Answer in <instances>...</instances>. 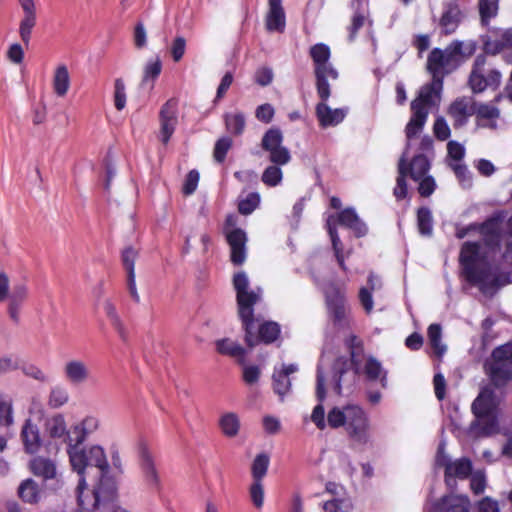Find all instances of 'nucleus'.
<instances>
[{"label": "nucleus", "instance_id": "1", "mask_svg": "<svg viewBox=\"0 0 512 512\" xmlns=\"http://www.w3.org/2000/svg\"><path fill=\"white\" fill-rule=\"evenodd\" d=\"M67 452L73 470L80 476L76 489L79 506L83 509H90L89 504L83 498V491L87 487L84 478L87 467H97L100 470V483L93 491L91 508L97 509L102 502L112 501L116 496V485L112 479L106 476L109 464L104 449L99 445H93L86 449L68 444Z\"/></svg>", "mask_w": 512, "mask_h": 512}, {"label": "nucleus", "instance_id": "2", "mask_svg": "<svg viewBox=\"0 0 512 512\" xmlns=\"http://www.w3.org/2000/svg\"><path fill=\"white\" fill-rule=\"evenodd\" d=\"M477 49L476 41H452L445 49L434 48L427 58V70L440 90L443 78L455 71L461 63L470 58Z\"/></svg>", "mask_w": 512, "mask_h": 512}, {"label": "nucleus", "instance_id": "3", "mask_svg": "<svg viewBox=\"0 0 512 512\" xmlns=\"http://www.w3.org/2000/svg\"><path fill=\"white\" fill-rule=\"evenodd\" d=\"M327 423L332 429L343 428L354 445L365 446L371 440L369 416L359 405L333 407L327 414Z\"/></svg>", "mask_w": 512, "mask_h": 512}, {"label": "nucleus", "instance_id": "4", "mask_svg": "<svg viewBox=\"0 0 512 512\" xmlns=\"http://www.w3.org/2000/svg\"><path fill=\"white\" fill-rule=\"evenodd\" d=\"M283 135L280 129L271 128L264 134L261 147L269 153V161L273 164L268 166L261 175V181L268 187H276L282 182L283 173L281 166L287 164L291 155L289 150L282 145Z\"/></svg>", "mask_w": 512, "mask_h": 512}, {"label": "nucleus", "instance_id": "5", "mask_svg": "<svg viewBox=\"0 0 512 512\" xmlns=\"http://www.w3.org/2000/svg\"><path fill=\"white\" fill-rule=\"evenodd\" d=\"M499 399L492 387H483L472 403V411L476 420L471 424V429L476 436H490L499 429Z\"/></svg>", "mask_w": 512, "mask_h": 512}, {"label": "nucleus", "instance_id": "6", "mask_svg": "<svg viewBox=\"0 0 512 512\" xmlns=\"http://www.w3.org/2000/svg\"><path fill=\"white\" fill-rule=\"evenodd\" d=\"M233 287L236 293L238 316L241 322L249 327L251 317L256 315L255 308L263 304V289L252 287L247 274L239 271L233 276Z\"/></svg>", "mask_w": 512, "mask_h": 512}, {"label": "nucleus", "instance_id": "7", "mask_svg": "<svg viewBox=\"0 0 512 512\" xmlns=\"http://www.w3.org/2000/svg\"><path fill=\"white\" fill-rule=\"evenodd\" d=\"M233 287L236 293L238 316L241 322L249 327L251 317L256 315L255 308L263 304V289L252 287L247 274L239 271L233 276Z\"/></svg>", "mask_w": 512, "mask_h": 512}, {"label": "nucleus", "instance_id": "8", "mask_svg": "<svg viewBox=\"0 0 512 512\" xmlns=\"http://www.w3.org/2000/svg\"><path fill=\"white\" fill-rule=\"evenodd\" d=\"M309 56L313 62L317 95L326 97L328 95V86H330L328 81L338 78V71L330 62V48L324 43L314 44L309 49Z\"/></svg>", "mask_w": 512, "mask_h": 512}, {"label": "nucleus", "instance_id": "9", "mask_svg": "<svg viewBox=\"0 0 512 512\" xmlns=\"http://www.w3.org/2000/svg\"><path fill=\"white\" fill-rule=\"evenodd\" d=\"M501 83V72L495 67H487V57L484 54L477 55L467 80L471 91L474 94H481L488 88L497 90Z\"/></svg>", "mask_w": 512, "mask_h": 512}, {"label": "nucleus", "instance_id": "10", "mask_svg": "<svg viewBox=\"0 0 512 512\" xmlns=\"http://www.w3.org/2000/svg\"><path fill=\"white\" fill-rule=\"evenodd\" d=\"M245 332V343L254 347L259 343L270 344L275 342L281 333L280 325L277 322L265 320L261 314L251 317L249 327L246 322H241Z\"/></svg>", "mask_w": 512, "mask_h": 512}, {"label": "nucleus", "instance_id": "11", "mask_svg": "<svg viewBox=\"0 0 512 512\" xmlns=\"http://www.w3.org/2000/svg\"><path fill=\"white\" fill-rule=\"evenodd\" d=\"M325 304L329 318L334 326L346 327L350 324V307L344 291L335 283L327 284L324 289Z\"/></svg>", "mask_w": 512, "mask_h": 512}, {"label": "nucleus", "instance_id": "12", "mask_svg": "<svg viewBox=\"0 0 512 512\" xmlns=\"http://www.w3.org/2000/svg\"><path fill=\"white\" fill-rule=\"evenodd\" d=\"M435 465L444 470V481L451 491L457 487L456 480L468 478L473 469L472 461L469 458L462 457L453 460L441 448L437 452Z\"/></svg>", "mask_w": 512, "mask_h": 512}, {"label": "nucleus", "instance_id": "13", "mask_svg": "<svg viewBox=\"0 0 512 512\" xmlns=\"http://www.w3.org/2000/svg\"><path fill=\"white\" fill-rule=\"evenodd\" d=\"M28 296V287L25 283L13 285L9 293V280L6 274L0 273V302H8V314L14 323H19V310Z\"/></svg>", "mask_w": 512, "mask_h": 512}, {"label": "nucleus", "instance_id": "14", "mask_svg": "<svg viewBox=\"0 0 512 512\" xmlns=\"http://www.w3.org/2000/svg\"><path fill=\"white\" fill-rule=\"evenodd\" d=\"M138 460L141 477L144 484L152 491H158L161 478L156 463V457L145 441L138 443Z\"/></svg>", "mask_w": 512, "mask_h": 512}, {"label": "nucleus", "instance_id": "15", "mask_svg": "<svg viewBox=\"0 0 512 512\" xmlns=\"http://www.w3.org/2000/svg\"><path fill=\"white\" fill-rule=\"evenodd\" d=\"M494 364L492 378L500 383L512 378V344H505L497 347L492 352Z\"/></svg>", "mask_w": 512, "mask_h": 512}, {"label": "nucleus", "instance_id": "16", "mask_svg": "<svg viewBox=\"0 0 512 512\" xmlns=\"http://www.w3.org/2000/svg\"><path fill=\"white\" fill-rule=\"evenodd\" d=\"M160 134L163 144L171 139L178 123V102L175 99L168 100L160 109Z\"/></svg>", "mask_w": 512, "mask_h": 512}, {"label": "nucleus", "instance_id": "17", "mask_svg": "<svg viewBox=\"0 0 512 512\" xmlns=\"http://www.w3.org/2000/svg\"><path fill=\"white\" fill-rule=\"evenodd\" d=\"M330 96H331L330 86H328V95L326 97H322L321 95H318L320 102L315 107V113H316V117L319 122V125L322 128L338 125L339 123H341L344 120V118L346 117V115L348 113L347 108L331 109L327 105V101Z\"/></svg>", "mask_w": 512, "mask_h": 512}, {"label": "nucleus", "instance_id": "18", "mask_svg": "<svg viewBox=\"0 0 512 512\" xmlns=\"http://www.w3.org/2000/svg\"><path fill=\"white\" fill-rule=\"evenodd\" d=\"M351 8L354 13L351 19V25L348 27L349 41H354L360 28L367 26L368 34L374 43L375 39L372 32L373 21L369 18L368 3L352 2Z\"/></svg>", "mask_w": 512, "mask_h": 512}, {"label": "nucleus", "instance_id": "19", "mask_svg": "<svg viewBox=\"0 0 512 512\" xmlns=\"http://www.w3.org/2000/svg\"><path fill=\"white\" fill-rule=\"evenodd\" d=\"M476 101L461 97L454 100L449 108L448 115L453 119L454 128H461L468 123L469 117L474 115Z\"/></svg>", "mask_w": 512, "mask_h": 512}, {"label": "nucleus", "instance_id": "20", "mask_svg": "<svg viewBox=\"0 0 512 512\" xmlns=\"http://www.w3.org/2000/svg\"><path fill=\"white\" fill-rule=\"evenodd\" d=\"M18 3L23 11V17L19 23V35L23 43L28 45L37 22L36 3L34 0H18Z\"/></svg>", "mask_w": 512, "mask_h": 512}, {"label": "nucleus", "instance_id": "21", "mask_svg": "<svg viewBox=\"0 0 512 512\" xmlns=\"http://www.w3.org/2000/svg\"><path fill=\"white\" fill-rule=\"evenodd\" d=\"M226 240L230 247V260L233 265L240 266L246 259L247 234L244 230H233L229 232Z\"/></svg>", "mask_w": 512, "mask_h": 512}, {"label": "nucleus", "instance_id": "22", "mask_svg": "<svg viewBox=\"0 0 512 512\" xmlns=\"http://www.w3.org/2000/svg\"><path fill=\"white\" fill-rule=\"evenodd\" d=\"M427 119L428 111L419 110L417 109L416 104L413 105V109H411V116L404 130L406 144L403 153H406V155L409 153L412 140L423 131Z\"/></svg>", "mask_w": 512, "mask_h": 512}, {"label": "nucleus", "instance_id": "23", "mask_svg": "<svg viewBox=\"0 0 512 512\" xmlns=\"http://www.w3.org/2000/svg\"><path fill=\"white\" fill-rule=\"evenodd\" d=\"M476 125L481 128L491 130L498 129V119L500 118V110L493 104L476 102L474 108Z\"/></svg>", "mask_w": 512, "mask_h": 512}, {"label": "nucleus", "instance_id": "24", "mask_svg": "<svg viewBox=\"0 0 512 512\" xmlns=\"http://www.w3.org/2000/svg\"><path fill=\"white\" fill-rule=\"evenodd\" d=\"M63 375L71 385H81L89 380L91 372L83 360L70 359L63 366Z\"/></svg>", "mask_w": 512, "mask_h": 512}, {"label": "nucleus", "instance_id": "25", "mask_svg": "<svg viewBox=\"0 0 512 512\" xmlns=\"http://www.w3.org/2000/svg\"><path fill=\"white\" fill-rule=\"evenodd\" d=\"M325 377L322 370L321 365L317 367V387H316V395L319 400V404L316 405L311 414V420L316 425V427L320 430H324L328 425L327 421H325V411L322 405L326 397V392L324 388Z\"/></svg>", "mask_w": 512, "mask_h": 512}, {"label": "nucleus", "instance_id": "26", "mask_svg": "<svg viewBox=\"0 0 512 512\" xmlns=\"http://www.w3.org/2000/svg\"><path fill=\"white\" fill-rule=\"evenodd\" d=\"M21 439L24 450L28 454L38 453L43 444L39 428L31 419H27L25 421L21 429Z\"/></svg>", "mask_w": 512, "mask_h": 512}, {"label": "nucleus", "instance_id": "27", "mask_svg": "<svg viewBox=\"0 0 512 512\" xmlns=\"http://www.w3.org/2000/svg\"><path fill=\"white\" fill-rule=\"evenodd\" d=\"M461 22V11L454 2H448L444 6L443 13L439 19V27L442 35L454 33Z\"/></svg>", "mask_w": 512, "mask_h": 512}, {"label": "nucleus", "instance_id": "28", "mask_svg": "<svg viewBox=\"0 0 512 512\" xmlns=\"http://www.w3.org/2000/svg\"><path fill=\"white\" fill-rule=\"evenodd\" d=\"M428 342L431 347V352L428 354L436 357L437 362L434 365L436 370H439L440 363L446 353V345L442 342V328L440 324H431L427 329Z\"/></svg>", "mask_w": 512, "mask_h": 512}, {"label": "nucleus", "instance_id": "29", "mask_svg": "<svg viewBox=\"0 0 512 512\" xmlns=\"http://www.w3.org/2000/svg\"><path fill=\"white\" fill-rule=\"evenodd\" d=\"M468 282L479 287L482 292H487L494 286V278L490 267L478 268L476 266L464 271Z\"/></svg>", "mask_w": 512, "mask_h": 512}, {"label": "nucleus", "instance_id": "30", "mask_svg": "<svg viewBox=\"0 0 512 512\" xmlns=\"http://www.w3.org/2000/svg\"><path fill=\"white\" fill-rule=\"evenodd\" d=\"M498 224L495 219H487L483 223H471L467 226L456 225L455 236L458 239H463L472 232H478L484 237H488L497 233Z\"/></svg>", "mask_w": 512, "mask_h": 512}, {"label": "nucleus", "instance_id": "31", "mask_svg": "<svg viewBox=\"0 0 512 512\" xmlns=\"http://www.w3.org/2000/svg\"><path fill=\"white\" fill-rule=\"evenodd\" d=\"M285 12L282 0H269V11L266 16V28L270 32H283L285 29Z\"/></svg>", "mask_w": 512, "mask_h": 512}, {"label": "nucleus", "instance_id": "32", "mask_svg": "<svg viewBox=\"0 0 512 512\" xmlns=\"http://www.w3.org/2000/svg\"><path fill=\"white\" fill-rule=\"evenodd\" d=\"M30 471L44 480L54 479L57 474L56 464L53 460L41 456L33 457L29 461Z\"/></svg>", "mask_w": 512, "mask_h": 512}, {"label": "nucleus", "instance_id": "33", "mask_svg": "<svg viewBox=\"0 0 512 512\" xmlns=\"http://www.w3.org/2000/svg\"><path fill=\"white\" fill-rule=\"evenodd\" d=\"M337 221L339 224L351 229L357 237H362L367 233L366 225L360 220L353 208H346L340 211Z\"/></svg>", "mask_w": 512, "mask_h": 512}, {"label": "nucleus", "instance_id": "34", "mask_svg": "<svg viewBox=\"0 0 512 512\" xmlns=\"http://www.w3.org/2000/svg\"><path fill=\"white\" fill-rule=\"evenodd\" d=\"M435 85L437 84L433 82L432 85L421 87L418 96L411 102V109H413V105L416 104L417 109L429 112V108L434 106L440 99L439 92L436 91Z\"/></svg>", "mask_w": 512, "mask_h": 512}, {"label": "nucleus", "instance_id": "35", "mask_svg": "<svg viewBox=\"0 0 512 512\" xmlns=\"http://www.w3.org/2000/svg\"><path fill=\"white\" fill-rule=\"evenodd\" d=\"M408 158V155L406 156ZM405 166L407 169V176L409 175L412 180L418 181L426 176L430 170V159L424 154H416L410 162L405 159Z\"/></svg>", "mask_w": 512, "mask_h": 512}, {"label": "nucleus", "instance_id": "36", "mask_svg": "<svg viewBox=\"0 0 512 512\" xmlns=\"http://www.w3.org/2000/svg\"><path fill=\"white\" fill-rule=\"evenodd\" d=\"M17 495L25 503L38 504L42 497V490L34 479L28 478L18 486Z\"/></svg>", "mask_w": 512, "mask_h": 512}, {"label": "nucleus", "instance_id": "37", "mask_svg": "<svg viewBox=\"0 0 512 512\" xmlns=\"http://www.w3.org/2000/svg\"><path fill=\"white\" fill-rule=\"evenodd\" d=\"M442 512H471V503L466 495L448 494L441 498Z\"/></svg>", "mask_w": 512, "mask_h": 512}, {"label": "nucleus", "instance_id": "38", "mask_svg": "<svg viewBox=\"0 0 512 512\" xmlns=\"http://www.w3.org/2000/svg\"><path fill=\"white\" fill-rule=\"evenodd\" d=\"M99 421L95 417H86L80 424L73 427L74 438H69V444L80 445L86 440L89 433L98 428Z\"/></svg>", "mask_w": 512, "mask_h": 512}, {"label": "nucleus", "instance_id": "39", "mask_svg": "<svg viewBox=\"0 0 512 512\" xmlns=\"http://www.w3.org/2000/svg\"><path fill=\"white\" fill-rule=\"evenodd\" d=\"M364 373L369 381H379L383 388L387 387V370L372 356L366 359Z\"/></svg>", "mask_w": 512, "mask_h": 512}, {"label": "nucleus", "instance_id": "40", "mask_svg": "<svg viewBox=\"0 0 512 512\" xmlns=\"http://www.w3.org/2000/svg\"><path fill=\"white\" fill-rule=\"evenodd\" d=\"M480 244L477 242H465L460 251L459 261L463 272L476 266V260L479 256Z\"/></svg>", "mask_w": 512, "mask_h": 512}, {"label": "nucleus", "instance_id": "41", "mask_svg": "<svg viewBox=\"0 0 512 512\" xmlns=\"http://www.w3.org/2000/svg\"><path fill=\"white\" fill-rule=\"evenodd\" d=\"M70 87V76L67 67L62 64L55 69L53 76V90L59 97H64Z\"/></svg>", "mask_w": 512, "mask_h": 512}, {"label": "nucleus", "instance_id": "42", "mask_svg": "<svg viewBox=\"0 0 512 512\" xmlns=\"http://www.w3.org/2000/svg\"><path fill=\"white\" fill-rule=\"evenodd\" d=\"M406 153H402L398 163V177L396 179V186L393 190V195L399 200L406 199L408 196V187L406 183L407 169L405 166Z\"/></svg>", "mask_w": 512, "mask_h": 512}, {"label": "nucleus", "instance_id": "43", "mask_svg": "<svg viewBox=\"0 0 512 512\" xmlns=\"http://www.w3.org/2000/svg\"><path fill=\"white\" fill-rule=\"evenodd\" d=\"M103 310L108 317L110 324L116 330L121 339H127V330L122 322L115 305L110 300H106L103 304Z\"/></svg>", "mask_w": 512, "mask_h": 512}, {"label": "nucleus", "instance_id": "44", "mask_svg": "<svg viewBox=\"0 0 512 512\" xmlns=\"http://www.w3.org/2000/svg\"><path fill=\"white\" fill-rule=\"evenodd\" d=\"M219 426L225 436L232 438L239 433L240 419L237 414L228 412L220 417Z\"/></svg>", "mask_w": 512, "mask_h": 512}, {"label": "nucleus", "instance_id": "45", "mask_svg": "<svg viewBox=\"0 0 512 512\" xmlns=\"http://www.w3.org/2000/svg\"><path fill=\"white\" fill-rule=\"evenodd\" d=\"M14 424L13 399L0 393V426L9 428Z\"/></svg>", "mask_w": 512, "mask_h": 512}, {"label": "nucleus", "instance_id": "46", "mask_svg": "<svg viewBox=\"0 0 512 512\" xmlns=\"http://www.w3.org/2000/svg\"><path fill=\"white\" fill-rule=\"evenodd\" d=\"M478 10L482 25L488 27L491 19L498 14L499 0H479Z\"/></svg>", "mask_w": 512, "mask_h": 512}, {"label": "nucleus", "instance_id": "47", "mask_svg": "<svg viewBox=\"0 0 512 512\" xmlns=\"http://www.w3.org/2000/svg\"><path fill=\"white\" fill-rule=\"evenodd\" d=\"M69 401V392L68 390L61 385H55L51 387L47 405L52 409H58L62 406L66 405Z\"/></svg>", "mask_w": 512, "mask_h": 512}, {"label": "nucleus", "instance_id": "48", "mask_svg": "<svg viewBox=\"0 0 512 512\" xmlns=\"http://www.w3.org/2000/svg\"><path fill=\"white\" fill-rule=\"evenodd\" d=\"M417 226L421 235L430 236L433 231V218L428 207H421L417 211Z\"/></svg>", "mask_w": 512, "mask_h": 512}, {"label": "nucleus", "instance_id": "49", "mask_svg": "<svg viewBox=\"0 0 512 512\" xmlns=\"http://www.w3.org/2000/svg\"><path fill=\"white\" fill-rule=\"evenodd\" d=\"M270 458L266 453L258 454L253 460L251 473L253 481H262L268 471Z\"/></svg>", "mask_w": 512, "mask_h": 512}, {"label": "nucleus", "instance_id": "50", "mask_svg": "<svg viewBox=\"0 0 512 512\" xmlns=\"http://www.w3.org/2000/svg\"><path fill=\"white\" fill-rule=\"evenodd\" d=\"M217 351L224 355L233 357H244L245 350L231 339H222L216 342Z\"/></svg>", "mask_w": 512, "mask_h": 512}, {"label": "nucleus", "instance_id": "51", "mask_svg": "<svg viewBox=\"0 0 512 512\" xmlns=\"http://www.w3.org/2000/svg\"><path fill=\"white\" fill-rule=\"evenodd\" d=\"M161 70H162V62L158 56H156L154 59L149 60L145 65L142 84H146L149 81H151V87H152L154 81L160 75Z\"/></svg>", "mask_w": 512, "mask_h": 512}, {"label": "nucleus", "instance_id": "52", "mask_svg": "<svg viewBox=\"0 0 512 512\" xmlns=\"http://www.w3.org/2000/svg\"><path fill=\"white\" fill-rule=\"evenodd\" d=\"M47 431L52 438H63L67 435L66 423L62 415H57L47 422Z\"/></svg>", "mask_w": 512, "mask_h": 512}, {"label": "nucleus", "instance_id": "53", "mask_svg": "<svg viewBox=\"0 0 512 512\" xmlns=\"http://www.w3.org/2000/svg\"><path fill=\"white\" fill-rule=\"evenodd\" d=\"M225 125L226 129L229 133L233 135L242 134L245 127V118L241 113L236 114H226L225 115Z\"/></svg>", "mask_w": 512, "mask_h": 512}, {"label": "nucleus", "instance_id": "54", "mask_svg": "<svg viewBox=\"0 0 512 512\" xmlns=\"http://www.w3.org/2000/svg\"><path fill=\"white\" fill-rule=\"evenodd\" d=\"M273 388L275 393H277L281 399L290 392L291 390V380L286 376L285 373H280L275 371L273 373Z\"/></svg>", "mask_w": 512, "mask_h": 512}, {"label": "nucleus", "instance_id": "55", "mask_svg": "<svg viewBox=\"0 0 512 512\" xmlns=\"http://www.w3.org/2000/svg\"><path fill=\"white\" fill-rule=\"evenodd\" d=\"M447 163L449 164H460L463 163V158L465 156V147L456 142V141H449L447 144Z\"/></svg>", "mask_w": 512, "mask_h": 512}, {"label": "nucleus", "instance_id": "56", "mask_svg": "<svg viewBox=\"0 0 512 512\" xmlns=\"http://www.w3.org/2000/svg\"><path fill=\"white\" fill-rule=\"evenodd\" d=\"M449 167L454 171L462 187L470 188L472 186V174L464 163L449 164Z\"/></svg>", "mask_w": 512, "mask_h": 512}, {"label": "nucleus", "instance_id": "57", "mask_svg": "<svg viewBox=\"0 0 512 512\" xmlns=\"http://www.w3.org/2000/svg\"><path fill=\"white\" fill-rule=\"evenodd\" d=\"M327 228H328V233H329L330 238H331L332 248H333V251H334V255L336 256V255L344 254L343 245H342V242H341L340 237L338 235V231H337V228H336V222H335L333 216H329L328 217V219H327Z\"/></svg>", "mask_w": 512, "mask_h": 512}, {"label": "nucleus", "instance_id": "58", "mask_svg": "<svg viewBox=\"0 0 512 512\" xmlns=\"http://www.w3.org/2000/svg\"><path fill=\"white\" fill-rule=\"evenodd\" d=\"M260 204V196L256 192L249 193L239 201L238 210L243 215L252 213Z\"/></svg>", "mask_w": 512, "mask_h": 512}, {"label": "nucleus", "instance_id": "59", "mask_svg": "<svg viewBox=\"0 0 512 512\" xmlns=\"http://www.w3.org/2000/svg\"><path fill=\"white\" fill-rule=\"evenodd\" d=\"M348 361L345 357H338L334 362V386L333 389L335 393L341 395L342 387H341V376L347 371Z\"/></svg>", "mask_w": 512, "mask_h": 512}, {"label": "nucleus", "instance_id": "60", "mask_svg": "<svg viewBox=\"0 0 512 512\" xmlns=\"http://www.w3.org/2000/svg\"><path fill=\"white\" fill-rule=\"evenodd\" d=\"M232 147V140L228 137H222L215 143L213 156L218 163H223L228 151Z\"/></svg>", "mask_w": 512, "mask_h": 512}, {"label": "nucleus", "instance_id": "61", "mask_svg": "<svg viewBox=\"0 0 512 512\" xmlns=\"http://www.w3.org/2000/svg\"><path fill=\"white\" fill-rule=\"evenodd\" d=\"M114 105L119 111L123 110L126 105V88L121 78L116 79L114 83Z\"/></svg>", "mask_w": 512, "mask_h": 512}, {"label": "nucleus", "instance_id": "62", "mask_svg": "<svg viewBox=\"0 0 512 512\" xmlns=\"http://www.w3.org/2000/svg\"><path fill=\"white\" fill-rule=\"evenodd\" d=\"M249 494L254 507L261 509L264 504V488L262 481H253L249 489Z\"/></svg>", "mask_w": 512, "mask_h": 512}, {"label": "nucleus", "instance_id": "63", "mask_svg": "<svg viewBox=\"0 0 512 512\" xmlns=\"http://www.w3.org/2000/svg\"><path fill=\"white\" fill-rule=\"evenodd\" d=\"M434 136L440 140L445 141L450 137V128L442 116H437L433 125Z\"/></svg>", "mask_w": 512, "mask_h": 512}, {"label": "nucleus", "instance_id": "64", "mask_svg": "<svg viewBox=\"0 0 512 512\" xmlns=\"http://www.w3.org/2000/svg\"><path fill=\"white\" fill-rule=\"evenodd\" d=\"M351 509V503L343 499H333L323 504L325 512H350Z\"/></svg>", "mask_w": 512, "mask_h": 512}]
</instances>
